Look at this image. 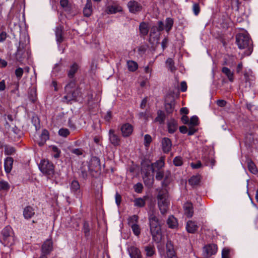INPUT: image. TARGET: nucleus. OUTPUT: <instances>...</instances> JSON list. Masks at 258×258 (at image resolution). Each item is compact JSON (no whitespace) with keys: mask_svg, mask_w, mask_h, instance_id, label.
Here are the masks:
<instances>
[{"mask_svg":"<svg viewBox=\"0 0 258 258\" xmlns=\"http://www.w3.org/2000/svg\"><path fill=\"white\" fill-rule=\"evenodd\" d=\"M148 220L150 233L153 240L157 243L162 241V234L160 221L153 211L148 214Z\"/></svg>","mask_w":258,"mask_h":258,"instance_id":"1","label":"nucleus"},{"mask_svg":"<svg viewBox=\"0 0 258 258\" xmlns=\"http://www.w3.org/2000/svg\"><path fill=\"white\" fill-rule=\"evenodd\" d=\"M0 240L5 246H10L14 244L15 237L11 226H7L3 228L1 232Z\"/></svg>","mask_w":258,"mask_h":258,"instance_id":"2","label":"nucleus"},{"mask_svg":"<svg viewBox=\"0 0 258 258\" xmlns=\"http://www.w3.org/2000/svg\"><path fill=\"white\" fill-rule=\"evenodd\" d=\"M169 196L166 189L159 191L157 196L158 206L162 214L166 213L169 206Z\"/></svg>","mask_w":258,"mask_h":258,"instance_id":"3","label":"nucleus"},{"mask_svg":"<svg viewBox=\"0 0 258 258\" xmlns=\"http://www.w3.org/2000/svg\"><path fill=\"white\" fill-rule=\"evenodd\" d=\"M236 43L239 49L248 48V52L246 53L247 55H250L252 52L251 41L247 34L244 33L238 34L236 36Z\"/></svg>","mask_w":258,"mask_h":258,"instance_id":"4","label":"nucleus"},{"mask_svg":"<svg viewBox=\"0 0 258 258\" xmlns=\"http://www.w3.org/2000/svg\"><path fill=\"white\" fill-rule=\"evenodd\" d=\"M39 169L41 172L50 178L54 173V166L52 163L48 160H42L39 164Z\"/></svg>","mask_w":258,"mask_h":258,"instance_id":"5","label":"nucleus"},{"mask_svg":"<svg viewBox=\"0 0 258 258\" xmlns=\"http://www.w3.org/2000/svg\"><path fill=\"white\" fill-rule=\"evenodd\" d=\"M127 6L129 12L133 14H138L141 12L143 9L141 4L134 0L129 1Z\"/></svg>","mask_w":258,"mask_h":258,"instance_id":"6","label":"nucleus"},{"mask_svg":"<svg viewBox=\"0 0 258 258\" xmlns=\"http://www.w3.org/2000/svg\"><path fill=\"white\" fill-rule=\"evenodd\" d=\"M109 140L110 143L114 146H118L120 144V140L119 136L115 134L114 130L110 129L109 131Z\"/></svg>","mask_w":258,"mask_h":258,"instance_id":"7","label":"nucleus"},{"mask_svg":"<svg viewBox=\"0 0 258 258\" xmlns=\"http://www.w3.org/2000/svg\"><path fill=\"white\" fill-rule=\"evenodd\" d=\"M26 54L25 52V49L23 44H21L20 42L19 46L18 47L17 51L15 53V57L16 59L19 61L22 62L24 59L26 57Z\"/></svg>","mask_w":258,"mask_h":258,"instance_id":"8","label":"nucleus"},{"mask_svg":"<svg viewBox=\"0 0 258 258\" xmlns=\"http://www.w3.org/2000/svg\"><path fill=\"white\" fill-rule=\"evenodd\" d=\"M80 91L79 89L76 88L72 91H70L67 93V95L64 96L63 98L68 102L71 100L77 99L79 96Z\"/></svg>","mask_w":258,"mask_h":258,"instance_id":"9","label":"nucleus"},{"mask_svg":"<svg viewBox=\"0 0 258 258\" xmlns=\"http://www.w3.org/2000/svg\"><path fill=\"white\" fill-rule=\"evenodd\" d=\"M80 67L76 62L71 64L67 70L68 77L70 79H74L75 74L79 70Z\"/></svg>","mask_w":258,"mask_h":258,"instance_id":"10","label":"nucleus"},{"mask_svg":"<svg viewBox=\"0 0 258 258\" xmlns=\"http://www.w3.org/2000/svg\"><path fill=\"white\" fill-rule=\"evenodd\" d=\"M127 250L131 258H141V253L138 247L135 246H130Z\"/></svg>","mask_w":258,"mask_h":258,"instance_id":"11","label":"nucleus"},{"mask_svg":"<svg viewBox=\"0 0 258 258\" xmlns=\"http://www.w3.org/2000/svg\"><path fill=\"white\" fill-rule=\"evenodd\" d=\"M217 251V245L214 244L206 245L204 247V252L206 253L208 256L215 254Z\"/></svg>","mask_w":258,"mask_h":258,"instance_id":"12","label":"nucleus"},{"mask_svg":"<svg viewBox=\"0 0 258 258\" xmlns=\"http://www.w3.org/2000/svg\"><path fill=\"white\" fill-rule=\"evenodd\" d=\"M152 164V166H148V167L151 168L152 173L155 172L156 170H162V168L165 165L164 161L162 159H160L156 162Z\"/></svg>","mask_w":258,"mask_h":258,"instance_id":"13","label":"nucleus"},{"mask_svg":"<svg viewBox=\"0 0 258 258\" xmlns=\"http://www.w3.org/2000/svg\"><path fill=\"white\" fill-rule=\"evenodd\" d=\"M121 131L123 137H128L132 134L133 127L131 124L125 123L122 125Z\"/></svg>","mask_w":258,"mask_h":258,"instance_id":"14","label":"nucleus"},{"mask_svg":"<svg viewBox=\"0 0 258 258\" xmlns=\"http://www.w3.org/2000/svg\"><path fill=\"white\" fill-rule=\"evenodd\" d=\"M184 214L188 218H191L193 216L194 210L193 206L190 202H186L183 205Z\"/></svg>","mask_w":258,"mask_h":258,"instance_id":"15","label":"nucleus"},{"mask_svg":"<svg viewBox=\"0 0 258 258\" xmlns=\"http://www.w3.org/2000/svg\"><path fill=\"white\" fill-rule=\"evenodd\" d=\"M53 243L51 240H46L42 246V252L44 254L49 253L52 249Z\"/></svg>","mask_w":258,"mask_h":258,"instance_id":"16","label":"nucleus"},{"mask_svg":"<svg viewBox=\"0 0 258 258\" xmlns=\"http://www.w3.org/2000/svg\"><path fill=\"white\" fill-rule=\"evenodd\" d=\"M162 149L164 153L169 152L171 149L172 143L168 138H164L162 141Z\"/></svg>","mask_w":258,"mask_h":258,"instance_id":"17","label":"nucleus"},{"mask_svg":"<svg viewBox=\"0 0 258 258\" xmlns=\"http://www.w3.org/2000/svg\"><path fill=\"white\" fill-rule=\"evenodd\" d=\"M34 214V208L30 206L25 207L23 210V216L26 219L31 218Z\"/></svg>","mask_w":258,"mask_h":258,"instance_id":"18","label":"nucleus"},{"mask_svg":"<svg viewBox=\"0 0 258 258\" xmlns=\"http://www.w3.org/2000/svg\"><path fill=\"white\" fill-rule=\"evenodd\" d=\"M167 224L168 227L171 229L177 228L178 226L177 219L173 215L169 216L167 220Z\"/></svg>","mask_w":258,"mask_h":258,"instance_id":"19","label":"nucleus"},{"mask_svg":"<svg viewBox=\"0 0 258 258\" xmlns=\"http://www.w3.org/2000/svg\"><path fill=\"white\" fill-rule=\"evenodd\" d=\"M198 228V226L195 222L192 221H188L186 223V229L188 233H194Z\"/></svg>","mask_w":258,"mask_h":258,"instance_id":"20","label":"nucleus"},{"mask_svg":"<svg viewBox=\"0 0 258 258\" xmlns=\"http://www.w3.org/2000/svg\"><path fill=\"white\" fill-rule=\"evenodd\" d=\"M13 159L10 157L6 158L5 160L4 167L5 171L7 173H10L13 167Z\"/></svg>","mask_w":258,"mask_h":258,"instance_id":"21","label":"nucleus"},{"mask_svg":"<svg viewBox=\"0 0 258 258\" xmlns=\"http://www.w3.org/2000/svg\"><path fill=\"white\" fill-rule=\"evenodd\" d=\"M155 172L156 173L155 176L156 179L158 180H162L164 176L165 180H166L170 175V172L168 170L166 171L165 174L162 170H156Z\"/></svg>","mask_w":258,"mask_h":258,"instance_id":"22","label":"nucleus"},{"mask_svg":"<svg viewBox=\"0 0 258 258\" xmlns=\"http://www.w3.org/2000/svg\"><path fill=\"white\" fill-rule=\"evenodd\" d=\"M166 249V255L167 258H173L175 255V252L173 246L170 241L167 243Z\"/></svg>","mask_w":258,"mask_h":258,"instance_id":"23","label":"nucleus"},{"mask_svg":"<svg viewBox=\"0 0 258 258\" xmlns=\"http://www.w3.org/2000/svg\"><path fill=\"white\" fill-rule=\"evenodd\" d=\"M149 26L147 23L143 22L140 23L139 25V30L140 34L142 36H145L147 35L149 32Z\"/></svg>","mask_w":258,"mask_h":258,"instance_id":"24","label":"nucleus"},{"mask_svg":"<svg viewBox=\"0 0 258 258\" xmlns=\"http://www.w3.org/2000/svg\"><path fill=\"white\" fill-rule=\"evenodd\" d=\"M167 125L168 132L170 134L174 133L177 128V122L174 119H170Z\"/></svg>","mask_w":258,"mask_h":258,"instance_id":"25","label":"nucleus"},{"mask_svg":"<svg viewBox=\"0 0 258 258\" xmlns=\"http://www.w3.org/2000/svg\"><path fill=\"white\" fill-rule=\"evenodd\" d=\"M83 13L86 17H89L92 13V3L90 0H87L83 10Z\"/></svg>","mask_w":258,"mask_h":258,"instance_id":"26","label":"nucleus"},{"mask_svg":"<svg viewBox=\"0 0 258 258\" xmlns=\"http://www.w3.org/2000/svg\"><path fill=\"white\" fill-rule=\"evenodd\" d=\"M147 199V197L145 196L143 198H136L134 201V206L135 207L142 208L145 206L146 204V200Z\"/></svg>","mask_w":258,"mask_h":258,"instance_id":"27","label":"nucleus"},{"mask_svg":"<svg viewBox=\"0 0 258 258\" xmlns=\"http://www.w3.org/2000/svg\"><path fill=\"white\" fill-rule=\"evenodd\" d=\"M152 166V164H150L147 162H144L142 163V171L144 173L145 176L150 175V171L152 172L151 168L148 167V166Z\"/></svg>","mask_w":258,"mask_h":258,"instance_id":"28","label":"nucleus"},{"mask_svg":"<svg viewBox=\"0 0 258 258\" xmlns=\"http://www.w3.org/2000/svg\"><path fill=\"white\" fill-rule=\"evenodd\" d=\"M144 249L147 256H153L155 253V248L153 245L149 244L146 246L144 247Z\"/></svg>","mask_w":258,"mask_h":258,"instance_id":"29","label":"nucleus"},{"mask_svg":"<svg viewBox=\"0 0 258 258\" xmlns=\"http://www.w3.org/2000/svg\"><path fill=\"white\" fill-rule=\"evenodd\" d=\"M62 29L60 26L57 27L55 29V36L56 41L58 43H60L63 41V38L62 37Z\"/></svg>","mask_w":258,"mask_h":258,"instance_id":"30","label":"nucleus"},{"mask_svg":"<svg viewBox=\"0 0 258 258\" xmlns=\"http://www.w3.org/2000/svg\"><path fill=\"white\" fill-rule=\"evenodd\" d=\"M222 72L227 76L229 81L231 82L233 81V73L229 68L223 67L222 69Z\"/></svg>","mask_w":258,"mask_h":258,"instance_id":"31","label":"nucleus"},{"mask_svg":"<svg viewBox=\"0 0 258 258\" xmlns=\"http://www.w3.org/2000/svg\"><path fill=\"white\" fill-rule=\"evenodd\" d=\"M40 142L39 143L40 146H42L44 144L45 142L49 139V133L46 130H43L40 135Z\"/></svg>","mask_w":258,"mask_h":258,"instance_id":"32","label":"nucleus"},{"mask_svg":"<svg viewBox=\"0 0 258 258\" xmlns=\"http://www.w3.org/2000/svg\"><path fill=\"white\" fill-rule=\"evenodd\" d=\"M201 177L199 175H194L188 179L189 184L191 186H196L199 184Z\"/></svg>","mask_w":258,"mask_h":258,"instance_id":"33","label":"nucleus"},{"mask_svg":"<svg viewBox=\"0 0 258 258\" xmlns=\"http://www.w3.org/2000/svg\"><path fill=\"white\" fill-rule=\"evenodd\" d=\"M72 80L70 81V82L67 84L65 87V91L66 93L70 91H72L74 89H76V80L75 79H72Z\"/></svg>","mask_w":258,"mask_h":258,"instance_id":"34","label":"nucleus"},{"mask_svg":"<svg viewBox=\"0 0 258 258\" xmlns=\"http://www.w3.org/2000/svg\"><path fill=\"white\" fill-rule=\"evenodd\" d=\"M127 65L128 70L132 72L136 71L138 67V63L133 60L127 61Z\"/></svg>","mask_w":258,"mask_h":258,"instance_id":"35","label":"nucleus"},{"mask_svg":"<svg viewBox=\"0 0 258 258\" xmlns=\"http://www.w3.org/2000/svg\"><path fill=\"white\" fill-rule=\"evenodd\" d=\"M165 29L167 32L171 29L173 25V20L172 18H167L165 21Z\"/></svg>","mask_w":258,"mask_h":258,"instance_id":"36","label":"nucleus"},{"mask_svg":"<svg viewBox=\"0 0 258 258\" xmlns=\"http://www.w3.org/2000/svg\"><path fill=\"white\" fill-rule=\"evenodd\" d=\"M165 107L167 113H172L174 109V102L171 101L170 103H166Z\"/></svg>","mask_w":258,"mask_h":258,"instance_id":"37","label":"nucleus"},{"mask_svg":"<svg viewBox=\"0 0 258 258\" xmlns=\"http://www.w3.org/2000/svg\"><path fill=\"white\" fill-rule=\"evenodd\" d=\"M248 168L250 172L253 174H256L257 172V168L254 163L251 160H249L247 162Z\"/></svg>","mask_w":258,"mask_h":258,"instance_id":"38","label":"nucleus"},{"mask_svg":"<svg viewBox=\"0 0 258 258\" xmlns=\"http://www.w3.org/2000/svg\"><path fill=\"white\" fill-rule=\"evenodd\" d=\"M165 119V114L163 111L159 110L157 111V116L155 118V120L159 123H162Z\"/></svg>","mask_w":258,"mask_h":258,"instance_id":"39","label":"nucleus"},{"mask_svg":"<svg viewBox=\"0 0 258 258\" xmlns=\"http://www.w3.org/2000/svg\"><path fill=\"white\" fill-rule=\"evenodd\" d=\"M121 8L119 6H111L108 8V13L110 14H115L121 11Z\"/></svg>","mask_w":258,"mask_h":258,"instance_id":"40","label":"nucleus"},{"mask_svg":"<svg viewBox=\"0 0 258 258\" xmlns=\"http://www.w3.org/2000/svg\"><path fill=\"white\" fill-rule=\"evenodd\" d=\"M166 64L168 67L169 70L171 72H174L176 70V68L174 66V62L173 60L171 58H168L166 61Z\"/></svg>","mask_w":258,"mask_h":258,"instance_id":"41","label":"nucleus"},{"mask_svg":"<svg viewBox=\"0 0 258 258\" xmlns=\"http://www.w3.org/2000/svg\"><path fill=\"white\" fill-rule=\"evenodd\" d=\"M139 217L136 215H134L131 217H130L128 219V224L130 226L132 225V224H137L138 221Z\"/></svg>","mask_w":258,"mask_h":258,"instance_id":"42","label":"nucleus"},{"mask_svg":"<svg viewBox=\"0 0 258 258\" xmlns=\"http://www.w3.org/2000/svg\"><path fill=\"white\" fill-rule=\"evenodd\" d=\"M80 189V184L78 181H72L71 185V189L73 192H75Z\"/></svg>","mask_w":258,"mask_h":258,"instance_id":"43","label":"nucleus"},{"mask_svg":"<svg viewBox=\"0 0 258 258\" xmlns=\"http://www.w3.org/2000/svg\"><path fill=\"white\" fill-rule=\"evenodd\" d=\"M132 228V229L133 231L134 234L136 236H139L141 233V229L140 226L138 224H132V225L130 226Z\"/></svg>","mask_w":258,"mask_h":258,"instance_id":"44","label":"nucleus"},{"mask_svg":"<svg viewBox=\"0 0 258 258\" xmlns=\"http://www.w3.org/2000/svg\"><path fill=\"white\" fill-rule=\"evenodd\" d=\"M231 250L228 248L225 247L222 251V258H228L232 256L231 255Z\"/></svg>","mask_w":258,"mask_h":258,"instance_id":"45","label":"nucleus"},{"mask_svg":"<svg viewBox=\"0 0 258 258\" xmlns=\"http://www.w3.org/2000/svg\"><path fill=\"white\" fill-rule=\"evenodd\" d=\"M15 149L14 147L6 146L5 147V153L8 155H13L15 153Z\"/></svg>","mask_w":258,"mask_h":258,"instance_id":"46","label":"nucleus"},{"mask_svg":"<svg viewBox=\"0 0 258 258\" xmlns=\"http://www.w3.org/2000/svg\"><path fill=\"white\" fill-rule=\"evenodd\" d=\"M52 151L53 153V156L55 158H58L60 156V150L55 146H51Z\"/></svg>","mask_w":258,"mask_h":258,"instance_id":"47","label":"nucleus"},{"mask_svg":"<svg viewBox=\"0 0 258 258\" xmlns=\"http://www.w3.org/2000/svg\"><path fill=\"white\" fill-rule=\"evenodd\" d=\"M10 188V185L8 182L1 180L0 181V190H8Z\"/></svg>","mask_w":258,"mask_h":258,"instance_id":"48","label":"nucleus"},{"mask_svg":"<svg viewBox=\"0 0 258 258\" xmlns=\"http://www.w3.org/2000/svg\"><path fill=\"white\" fill-rule=\"evenodd\" d=\"M173 163L176 166H180L182 165V159L180 156L175 157L173 159Z\"/></svg>","mask_w":258,"mask_h":258,"instance_id":"49","label":"nucleus"},{"mask_svg":"<svg viewBox=\"0 0 258 258\" xmlns=\"http://www.w3.org/2000/svg\"><path fill=\"white\" fill-rule=\"evenodd\" d=\"M58 134L61 137H67L70 134V132L67 128H62L59 130Z\"/></svg>","mask_w":258,"mask_h":258,"instance_id":"50","label":"nucleus"},{"mask_svg":"<svg viewBox=\"0 0 258 258\" xmlns=\"http://www.w3.org/2000/svg\"><path fill=\"white\" fill-rule=\"evenodd\" d=\"M199 119L197 116H192L189 121V124L191 126H195L198 124Z\"/></svg>","mask_w":258,"mask_h":258,"instance_id":"51","label":"nucleus"},{"mask_svg":"<svg viewBox=\"0 0 258 258\" xmlns=\"http://www.w3.org/2000/svg\"><path fill=\"white\" fill-rule=\"evenodd\" d=\"M152 142V138L149 135H146L144 137V145L148 147Z\"/></svg>","mask_w":258,"mask_h":258,"instance_id":"52","label":"nucleus"},{"mask_svg":"<svg viewBox=\"0 0 258 258\" xmlns=\"http://www.w3.org/2000/svg\"><path fill=\"white\" fill-rule=\"evenodd\" d=\"M83 230L85 236H88L89 235L90 228L88 223L86 222L84 223Z\"/></svg>","mask_w":258,"mask_h":258,"instance_id":"53","label":"nucleus"},{"mask_svg":"<svg viewBox=\"0 0 258 258\" xmlns=\"http://www.w3.org/2000/svg\"><path fill=\"white\" fill-rule=\"evenodd\" d=\"M143 188V186L142 183H137L136 184L134 185V189L135 191L138 193H140L142 192V189Z\"/></svg>","mask_w":258,"mask_h":258,"instance_id":"54","label":"nucleus"},{"mask_svg":"<svg viewBox=\"0 0 258 258\" xmlns=\"http://www.w3.org/2000/svg\"><path fill=\"white\" fill-rule=\"evenodd\" d=\"M150 175L145 176L143 177L144 181L145 184L150 185L153 183V179L149 177Z\"/></svg>","mask_w":258,"mask_h":258,"instance_id":"55","label":"nucleus"},{"mask_svg":"<svg viewBox=\"0 0 258 258\" xmlns=\"http://www.w3.org/2000/svg\"><path fill=\"white\" fill-rule=\"evenodd\" d=\"M71 152L76 155L80 156L82 155L83 153V151L80 148L73 149L71 150Z\"/></svg>","mask_w":258,"mask_h":258,"instance_id":"56","label":"nucleus"},{"mask_svg":"<svg viewBox=\"0 0 258 258\" xmlns=\"http://www.w3.org/2000/svg\"><path fill=\"white\" fill-rule=\"evenodd\" d=\"M23 74V70L21 68L17 69L15 71V75L18 78H21Z\"/></svg>","mask_w":258,"mask_h":258,"instance_id":"57","label":"nucleus"},{"mask_svg":"<svg viewBox=\"0 0 258 258\" xmlns=\"http://www.w3.org/2000/svg\"><path fill=\"white\" fill-rule=\"evenodd\" d=\"M193 11L195 15L197 16L200 13V7L198 4H194L193 5Z\"/></svg>","mask_w":258,"mask_h":258,"instance_id":"58","label":"nucleus"},{"mask_svg":"<svg viewBox=\"0 0 258 258\" xmlns=\"http://www.w3.org/2000/svg\"><path fill=\"white\" fill-rule=\"evenodd\" d=\"M190 166L193 169H198L202 167V164L201 161H198L196 163H191Z\"/></svg>","mask_w":258,"mask_h":258,"instance_id":"59","label":"nucleus"},{"mask_svg":"<svg viewBox=\"0 0 258 258\" xmlns=\"http://www.w3.org/2000/svg\"><path fill=\"white\" fill-rule=\"evenodd\" d=\"M187 89L186 83L185 81L181 82L180 84V90L182 92H185Z\"/></svg>","mask_w":258,"mask_h":258,"instance_id":"60","label":"nucleus"},{"mask_svg":"<svg viewBox=\"0 0 258 258\" xmlns=\"http://www.w3.org/2000/svg\"><path fill=\"white\" fill-rule=\"evenodd\" d=\"M121 199L120 195L118 192H116L115 194V202L118 206H119L121 203Z\"/></svg>","mask_w":258,"mask_h":258,"instance_id":"61","label":"nucleus"},{"mask_svg":"<svg viewBox=\"0 0 258 258\" xmlns=\"http://www.w3.org/2000/svg\"><path fill=\"white\" fill-rule=\"evenodd\" d=\"M165 28L163 22L159 21L158 24L157 30L158 31H161Z\"/></svg>","mask_w":258,"mask_h":258,"instance_id":"62","label":"nucleus"},{"mask_svg":"<svg viewBox=\"0 0 258 258\" xmlns=\"http://www.w3.org/2000/svg\"><path fill=\"white\" fill-rule=\"evenodd\" d=\"M7 37V34L5 32H2L0 33V42L4 41Z\"/></svg>","mask_w":258,"mask_h":258,"instance_id":"63","label":"nucleus"},{"mask_svg":"<svg viewBox=\"0 0 258 258\" xmlns=\"http://www.w3.org/2000/svg\"><path fill=\"white\" fill-rule=\"evenodd\" d=\"M181 120L182 121V122L184 124H187L189 122V119H188V117L185 115H184L182 116L181 117Z\"/></svg>","mask_w":258,"mask_h":258,"instance_id":"64","label":"nucleus"}]
</instances>
